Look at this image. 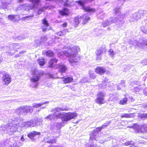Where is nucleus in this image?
Here are the masks:
<instances>
[{"label": "nucleus", "mask_w": 147, "mask_h": 147, "mask_svg": "<svg viewBox=\"0 0 147 147\" xmlns=\"http://www.w3.org/2000/svg\"><path fill=\"white\" fill-rule=\"evenodd\" d=\"M2 5L3 6H4V7L6 8L7 6V5L6 4V3H2Z\"/></svg>", "instance_id": "obj_57"}, {"label": "nucleus", "mask_w": 147, "mask_h": 147, "mask_svg": "<svg viewBox=\"0 0 147 147\" xmlns=\"http://www.w3.org/2000/svg\"><path fill=\"white\" fill-rule=\"evenodd\" d=\"M111 122L110 121H107L101 126L97 127L91 131L90 135L89 142L85 145V147H100L97 144H94V141H97L100 140L101 137L99 136L100 134L98 132L101 131L102 129L106 128Z\"/></svg>", "instance_id": "obj_4"}, {"label": "nucleus", "mask_w": 147, "mask_h": 147, "mask_svg": "<svg viewBox=\"0 0 147 147\" xmlns=\"http://www.w3.org/2000/svg\"><path fill=\"white\" fill-rule=\"evenodd\" d=\"M38 121L37 118L32 119L30 121L22 123V127H33L37 125Z\"/></svg>", "instance_id": "obj_10"}, {"label": "nucleus", "mask_w": 147, "mask_h": 147, "mask_svg": "<svg viewBox=\"0 0 147 147\" xmlns=\"http://www.w3.org/2000/svg\"><path fill=\"white\" fill-rule=\"evenodd\" d=\"M56 138L55 136H51L48 137L45 140L46 142L48 143L53 144L56 143V140H55V138Z\"/></svg>", "instance_id": "obj_19"}, {"label": "nucleus", "mask_w": 147, "mask_h": 147, "mask_svg": "<svg viewBox=\"0 0 147 147\" xmlns=\"http://www.w3.org/2000/svg\"><path fill=\"white\" fill-rule=\"evenodd\" d=\"M127 98H124L123 99L120 100V104L124 105L126 104L127 101Z\"/></svg>", "instance_id": "obj_41"}, {"label": "nucleus", "mask_w": 147, "mask_h": 147, "mask_svg": "<svg viewBox=\"0 0 147 147\" xmlns=\"http://www.w3.org/2000/svg\"><path fill=\"white\" fill-rule=\"evenodd\" d=\"M48 147H56V146L53 145H51L48 146Z\"/></svg>", "instance_id": "obj_59"}, {"label": "nucleus", "mask_w": 147, "mask_h": 147, "mask_svg": "<svg viewBox=\"0 0 147 147\" xmlns=\"http://www.w3.org/2000/svg\"><path fill=\"white\" fill-rule=\"evenodd\" d=\"M134 144V142L132 141H128L127 142H126L125 143V144L126 146H128L129 145H131L129 147H138L137 146H135Z\"/></svg>", "instance_id": "obj_32"}, {"label": "nucleus", "mask_w": 147, "mask_h": 147, "mask_svg": "<svg viewBox=\"0 0 147 147\" xmlns=\"http://www.w3.org/2000/svg\"><path fill=\"white\" fill-rule=\"evenodd\" d=\"M32 3L28 5L25 10L28 11L30 9H32L37 7L40 2V0H30Z\"/></svg>", "instance_id": "obj_14"}, {"label": "nucleus", "mask_w": 147, "mask_h": 147, "mask_svg": "<svg viewBox=\"0 0 147 147\" xmlns=\"http://www.w3.org/2000/svg\"><path fill=\"white\" fill-rule=\"evenodd\" d=\"M24 53V51H22L20 52H19V54H21L22 53Z\"/></svg>", "instance_id": "obj_64"}, {"label": "nucleus", "mask_w": 147, "mask_h": 147, "mask_svg": "<svg viewBox=\"0 0 147 147\" xmlns=\"http://www.w3.org/2000/svg\"><path fill=\"white\" fill-rule=\"evenodd\" d=\"M57 60L56 59H51L49 62V67H54L56 64Z\"/></svg>", "instance_id": "obj_23"}, {"label": "nucleus", "mask_w": 147, "mask_h": 147, "mask_svg": "<svg viewBox=\"0 0 147 147\" xmlns=\"http://www.w3.org/2000/svg\"><path fill=\"white\" fill-rule=\"evenodd\" d=\"M67 69V68L65 65H61L59 66L58 70L59 72L62 73L65 72Z\"/></svg>", "instance_id": "obj_24"}, {"label": "nucleus", "mask_w": 147, "mask_h": 147, "mask_svg": "<svg viewBox=\"0 0 147 147\" xmlns=\"http://www.w3.org/2000/svg\"><path fill=\"white\" fill-rule=\"evenodd\" d=\"M46 106H44L42 107L41 108H40V109H44L46 107Z\"/></svg>", "instance_id": "obj_60"}, {"label": "nucleus", "mask_w": 147, "mask_h": 147, "mask_svg": "<svg viewBox=\"0 0 147 147\" xmlns=\"http://www.w3.org/2000/svg\"><path fill=\"white\" fill-rule=\"evenodd\" d=\"M7 146V143L4 141L0 142V147H3L4 146Z\"/></svg>", "instance_id": "obj_48"}, {"label": "nucleus", "mask_w": 147, "mask_h": 147, "mask_svg": "<svg viewBox=\"0 0 147 147\" xmlns=\"http://www.w3.org/2000/svg\"><path fill=\"white\" fill-rule=\"evenodd\" d=\"M114 11V15L117 16V17L115 19L111 18L103 22L102 25L103 27L108 26L113 22H115L117 24L119 25H121L123 24L122 20L125 17V14L121 13L120 9L118 8L115 9Z\"/></svg>", "instance_id": "obj_6"}, {"label": "nucleus", "mask_w": 147, "mask_h": 147, "mask_svg": "<svg viewBox=\"0 0 147 147\" xmlns=\"http://www.w3.org/2000/svg\"><path fill=\"white\" fill-rule=\"evenodd\" d=\"M37 71L36 69H34L32 68L31 69V74L33 75H35L36 74V72Z\"/></svg>", "instance_id": "obj_51"}, {"label": "nucleus", "mask_w": 147, "mask_h": 147, "mask_svg": "<svg viewBox=\"0 0 147 147\" xmlns=\"http://www.w3.org/2000/svg\"><path fill=\"white\" fill-rule=\"evenodd\" d=\"M129 43L135 46L136 47H139L142 48L147 46V40L142 38L138 40H136L134 39H131L129 41Z\"/></svg>", "instance_id": "obj_9"}, {"label": "nucleus", "mask_w": 147, "mask_h": 147, "mask_svg": "<svg viewBox=\"0 0 147 147\" xmlns=\"http://www.w3.org/2000/svg\"><path fill=\"white\" fill-rule=\"evenodd\" d=\"M21 145V144L20 142H16L13 145H11V147H19Z\"/></svg>", "instance_id": "obj_42"}, {"label": "nucleus", "mask_w": 147, "mask_h": 147, "mask_svg": "<svg viewBox=\"0 0 147 147\" xmlns=\"http://www.w3.org/2000/svg\"><path fill=\"white\" fill-rule=\"evenodd\" d=\"M140 18H141V17L138 12L132 14L130 16V20L131 21H134L137 20Z\"/></svg>", "instance_id": "obj_18"}, {"label": "nucleus", "mask_w": 147, "mask_h": 147, "mask_svg": "<svg viewBox=\"0 0 147 147\" xmlns=\"http://www.w3.org/2000/svg\"><path fill=\"white\" fill-rule=\"evenodd\" d=\"M67 23L66 22H65L63 24L62 26L63 27H65L67 26Z\"/></svg>", "instance_id": "obj_54"}, {"label": "nucleus", "mask_w": 147, "mask_h": 147, "mask_svg": "<svg viewBox=\"0 0 147 147\" xmlns=\"http://www.w3.org/2000/svg\"><path fill=\"white\" fill-rule=\"evenodd\" d=\"M43 55H45L49 57H52L54 55V53L51 50L47 51H43L42 52Z\"/></svg>", "instance_id": "obj_21"}, {"label": "nucleus", "mask_w": 147, "mask_h": 147, "mask_svg": "<svg viewBox=\"0 0 147 147\" xmlns=\"http://www.w3.org/2000/svg\"><path fill=\"white\" fill-rule=\"evenodd\" d=\"M20 140H21L22 141H24V136H22L21 138H20Z\"/></svg>", "instance_id": "obj_56"}, {"label": "nucleus", "mask_w": 147, "mask_h": 147, "mask_svg": "<svg viewBox=\"0 0 147 147\" xmlns=\"http://www.w3.org/2000/svg\"><path fill=\"white\" fill-rule=\"evenodd\" d=\"M133 114L131 113H124L121 116V118L123 117H131L133 116Z\"/></svg>", "instance_id": "obj_40"}, {"label": "nucleus", "mask_w": 147, "mask_h": 147, "mask_svg": "<svg viewBox=\"0 0 147 147\" xmlns=\"http://www.w3.org/2000/svg\"><path fill=\"white\" fill-rule=\"evenodd\" d=\"M43 26L41 27V28L43 31H46L49 30L48 27L49 26V24L48 23L47 21L45 19H44L42 20Z\"/></svg>", "instance_id": "obj_20"}, {"label": "nucleus", "mask_w": 147, "mask_h": 147, "mask_svg": "<svg viewBox=\"0 0 147 147\" xmlns=\"http://www.w3.org/2000/svg\"><path fill=\"white\" fill-rule=\"evenodd\" d=\"M33 15L27 16L25 17H23L21 19L22 21H24L25 22H27L31 19L33 17Z\"/></svg>", "instance_id": "obj_30"}, {"label": "nucleus", "mask_w": 147, "mask_h": 147, "mask_svg": "<svg viewBox=\"0 0 147 147\" xmlns=\"http://www.w3.org/2000/svg\"><path fill=\"white\" fill-rule=\"evenodd\" d=\"M20 55H19V54H18L16 55H15V57H18L20 56Z\"/></svg>", "instance_id": "obj_63"}, {"label": "nucleus", "mask_w": 147, "mask_h": 147, "mask_svg": "<svg viewBox=\"0 0 147 147\" xmlns=\"http://www.w3.org/2000/svg\"><path fill=\"white\" fill-rule=\"evenodd\" d=\"M28 36H25V35H22V36H19L18 37V38L19 40H22L26 38Z\"/></svg>", "instance_id": "obj_47"}, {"label": "nucleus", "mask_w": 147, "mask_h": 147, "mask_svg": "<svg viewBox=\"0 0 147 147\" xmlns=\"http://www.w3.org/2000/svg\"><path fill=\"white\" fill-rule=\"evenodd\" d=\"M11 81V78L9 75L6 74L3 76L2 82L3 85H7Z\"/></svg>", "instance_id": "obj_16"}, {"label": "nucleus", "mask_w": 147, "mask_h": 147, "mask_svg": "<svg viewBox=\"0 0 147 147\" xmlns=\"http://www.w3.org/2000/svg\"><path fill=\"white\" fill-rule=\"evenodd\" d=\"M64 48L66 49L63 51L64 53L69 58V62L72 65L77 63L80 59V57L77 55V52L80 51L79 47L71 45L67 47L65 46Z\"/></svg>", "instance_id": "obj_3"}, {"label": "nucleus", "mask_w": 147, "mask_h": 147, "mask_svg": "<svg viewBox=\"0 0 147 147\" xmlns=\"http://www.w3.org/2000/svg\"><path fill=\"white\" fill-rule=\"evenodd\" d=\"M64 123H63L58 122L54 123L52 125L51 128V133L52 135L55 136V137L57 138L61 134L60 129L62 126H63Z\"/></svg>", "instance_id": "obj_8"}, {"label": "nucleus", "mask_w": 147, "mask_h": 147, "mask_svg": "<svg viewBox=\"0 0 147 147\" xmlns=\"http://www.w3.org/2000/svg\"><path fill=\"white\" fill-rule=\"evenodd\" d=\"M106 49L105 47H100L96 51L95 53L96 55V59L97 60L101 59L102 56L105 54Z\"/></svg>", "instance_id": "obj_11"}, {"label": "nucleus", "mask_w": 147, "mask_h": 147, "mask_svg": "<svg viewBox=\"0 0 147 147\" xmlns=\"http://www.w3.org/2000/svg\"><path fill=\"white\" fill-rule=\"evenodd\" d=\"M81 82L82 83H85V82H88V80L87 79V78H86L85 77H83L82 80H81Z\"/></svg>", "instance_id": "obj_50"}, {"label": "nucleus", "mask_w": 147, "mask_h": 147, "mask_svg": "<svg viewBox=\"0 0 147 147\" xmlns=\"http://www.w3.org/2000/svg\"><path fill=\"white\" fill-rule=\"evenodd\" d=\"M134 90L136 92L139 91L140 90V89L138 87H136L134 88Z\"/></svg>", "instance_id": "obj_55"}, {"label": "nucleus", "mask_w": 147, "mask_h": 147, "mask_svg": "<svg viewBox=\"0 0 147 147\" xmlns=\"http://www.w3.org/2000/svg\"><path fill=\"white\" fill-rule=\"evenodd\" d=\"M47 40V38L46 36L43 35L42 36L40 39V42H43L44 41H45Z\"/></svg>", "instance_id": "obj_43"}, {"label": "nucleus", "mask_w": 147, "mask_h": 147, "mask_svg": "<svg viewBox=\"0 0 147 147\" xmlns=\"http://www.w3.org/2000/svg\"><path fill=\"white\" fill-rule=\"evenodd\" d=\"M144 107L145 108L147 109V105H144Z\"/></svg>", "instance_id": "obj_62"}, {"label": "nucleus", "mask_w": 147, "mask_h": 147, "mask_svg": "<svg viewBox=\"0 0 147 147\" xmlns=\"http://www.w3.org/2000/svg\"><path fill=\"white\" fill-rule=\"evenodd\" d=\"M49 102H41L39 103H34L33 104L32 106H22L18 107L15 111V113L18 114L19 116L21 115L24 116L26 115L29 112L32 113L33 111V107L37 108Z\"/></svg>", "instance_id": "obj_5"}, {"label": "nucleus", "mask_w": 147, "mask_h": 147, "mask_svg": "<svg viewBox=\"0 0 147 147\" xmlns=\"http://www.w3.org/2000/svg\"><path fill=\"white\" fill-rule=\"evenodd\" d=\"M65 33V32H62L61 31H60L59 32L57 33V34L58 35L61 36L64 34Z\"/></svg>", "instance_id": "obj_52"}, {"label": "nucleus", "mask_w": 147, "mask_h": 147, "mask_svg": "<svg viewBox=\"0 0 147 147\" xmlns=\"http://www.w3.org/2000/svg\"><path fill=\"white\" fill-rule=\"evenodd\" d=\"M24 0H18V1L19 2L21 3L22 2L24 1Z\"/></svg>", "instance_id": "obj_61"}, {"label": "nucleus", "mask_w": 147, "mask_h": 147, "mask_svg": "<svg viewBox=\"0 0 147 147\" xmlns=\"http://www.w3.org/2000/svg\"><path fill=\"white\" fill-rule=\"evenodd\" d=\"M40 132L32 131L28 134L27 136L32 141H34L35 140L34 138V137H36L37 136L40 135Z\"/></svg>", "instance_id": "obj_17"}, {"label": "nucleus", "mask_w": 147, "mask_h": 147, "mask_svg": "<svg viewBox=\"0 0 147 147\" xmlns=\"http://www.w3.org/2000/svg\"><path fill=\"white\" fill-rule=\"evenodd\" d=\"M49 77L51 78H53V75L52 74H50Z\"/></svg>", "instance_id": "obj_58"}, {"label": "nucleus", "mask_w": 147, "mask_h": 147, "mask_svg": "<svg viewBox=\"0 0 147 147\" xmlns=\"http://www.w3.org/2000/svg\"><path fill=\"white\" fill-rule=\"evenodd\" d=\"M62 3L64 4V5L65 6L70 7L72 6V4H71V3L68 0H62Z\"/></svg>", "instance_id": "obj_35"}, {"label": "nucleus", "mask_w": 147, "mask_h": 147, "mask_svg": "<svg viewBox=\"0 0 147 147\" xmlns=\"http://www.w3.org/2000/svg\"><path fill=\"white\" fill-rule=\"evenodd\" d=\"M109 55L113 59H114L116 52H115L112 49H110L108 51Z\"/></svg>", "instance_id": "obj_33"}, {"label": "nucleus", "mask_w": 147, "mask_h": 147, "mask_svg": "<svg viewBox=\"0 0 147 147\" xmlns=\"http://www.w3.org/2000/svg\"><path fill=\"white\" fill-rule=\"evenodd\" d=\"M81 22L80 16H78L74 19V22L76 25H77Z\"/></svg>", "instance_id": "obj_34"}, {"label": "nucleus", "mask_w": 147, "mask_h": 147, "mask_svg": "<svg viewBox=\"0 0 147 147\" xmlns=\"http://www.w3.org/2000/svg\"><path fill=\"white\" fill-rule=\"evenodd\" d=\"M105 71V67H97L95 69V72L99 74H102Z\"/></svg>", "instance_id": "obj_22"}, {"label": "nucleus", "mask_w": 147, "mask_h": 147, "mask_svg": "<svg viewBox=\"0 0 147 147\" xmlns=\"http://www.w3.org/2000/svg\"><path fill=\"white\" fill-rule=\"evenodd\" d=\"M38 61L39 65L41 66H43L45 63V59L42 57H40L38 60Z\"/></svg>", "instance_id": "obj_26"}, {"label": "nucleus", "mask_w": 147, "mask_h": 147, "mask_svg": "<svg viewBox=\"0 0 147 147\" xmlns=\"http://www.w3.org/2000/svg\"><path fill=\"white\" fill-rule=\"evenodd\" d=\"M59 13L62 15H66L68 13V9L66 8H64L63 10H59Z\"/></svg>", "instance_id": "obj_29"}, {"label": "nucleus", "mask_w": 147, "mask_h": 147, "mask_svg": "<svg viewBox=\"0 0 147 147\" xmlns=\"http://www.w3.org/2000/svg\"><path fill=\"white\" fill-rule=\"evenodd\" d=\"M73 80V79L72 77H67L64 79L63 82L65 84H66L72 82Z\"/></svg>", "instance_id": "obj_28"}, {"label": "nucleus", "mask_w": 147, "mask_h": 147, "mask_svg": "<svg viewBox=\"0 0 147 147\" xmlns=\"http://www.w3.org/2000/svg\"><path fill=\"white\" fill-rule=\"evenodd\" d=\"M105 80L102 82V83L99 84V87L101 88H105L107 85L106 83L108 82L107 79L106 78H105Z\"/></svg>", "instance_id": "obj_27"}, {"label": "nucleus", "mask_w": 147, "mask_h": 147, "mask_svg": "<svg viewBox=\"0 0 147 147\" xmlns=\"http://www.w3.org/2000/svg\"><path fill=\"white\" fill-rule=\"evenodd\" d=\"M76 2L82 6L83 9L88 12V13L83 14L80 16L82 23L84 24H85L90 20V18L88 16V14L94 12L95 9L92 8L90 7H85L84 4L86 2V1L84 0H79L77 1Z\"/></svg>", "instance_id": "obj_7"}, {"label": "nucleus", "mask_w": 147, "mask_h": 147, "mask_svg": "<svg viewBox=\"0 0 147 147\" xmlns=\"http://www.w3.org/2000/svg\"><path fill=\"white\" fill-rule=\"evenodd\" d=\"M46 118L47 119H49V120H51L54 119L55 118V116L54 115V113H53L52 114H50L49 115L47 116Z\"/></svg>", "instance_id": "obj_38"}, {"label": "nucleus", "mask_w": 147, "mask_h": 147, "mask_svg": "<svg viewBox=\"0 0 147 147\" xmlns=\"http://www.w3.org/2000/svg\"><path fill=\"white\" fill-rule=\"evenodd\" d=\"M10 49H19L20 46L17 43H12L9 46Z\"/></svg>", "instance_id": "obj_31"}, {"label": "nucleus", "mask_w": 147, "mask_h": 147, "mask_svg": "<svg viewBox=\"0 0 147 147\" xmlns=\"http://www.w3.org/2000/svg\"><path fill=\"white\" fill-rule=\"evenodd\" d=\"M68 109L67 107L61 108L56 107L52 109L51 112L54 113L55 118H61L63 123H67V122L72 119L75 118L77 116V114L76 113L69 112L64 114V113H61L59 111H67Z\"/></svg>", "instance_id": "obj_2"}, {"label": "nucleus", "mask_w": 147, "mask_h": 147, "mask_svg": "<svg viewBox=\"0 0 147 147\" xmlns=\"http://www.w3.org/2000/svg\"><path fill=\"white\" fill-rule=\"evenodd\" d=\"M8 18L10 20H11L12 21H15L14 15H9L8 16Z\"/></svg>", "instance_id": "obj_44"}, {"label": "nucleus", "mask_w": 147, "mask_h": 147, "mask_svg": "<svg viewBox=\"0 0 147 147\" xmlns=\"http://www.w3.org/2000/svg\"><path fill=\"white\" fill-rule=\"evenodd\" d=\"M136 129L138 132L147 133V125L146 124H142L140 125H137L135 126Z\"/></svg>", "instance_id": "obj_15"}, {"label": "nucleus", "mask_w": 147, "mask_h": 147, "mask_svg": "<svg viewBox=\"0 0 147 147\" xmlns=\"http://www.w3.org/2000/svg\"><path fill=\"white\" fill-rule=\"evenodd\" d=\"M89 75L90 77V78L92 79H94L96 77V76L95 74L94 73H92L91 72H89Z\"/></svg>", "instance_id": "obj_46"}, {"label": "nucleus", "mask_w": 147, "mask_h": 147, "mask_svg": "<svg viewBox=\"0 0 147 147\" xmlns=\"http://www.w3.org/2000/svg\"><path fill=\"white\" fill-rule=\"evenodd\" d=\"M141 18L142 16L145 15L147 13V11L146 10H140L138 11Z\"/></svg>", "instance_id": "obj_39"}, {"label": "nucleus", "mask_w": 147, "mask_h": 147, "mask_svg": "<svg viewBox=\"0 0 147 147\" xmlns=\"http://www.w3.org/2000/svg\"><path fill=\"white\" fill-rule=\"evenodd\" d=\"M142 117H145V118H147V113L143 114L141 115Z\"/></svg>", "instance_id": "obj_53"}, {"label": "nucleus", "mask_w": 147, "mask_h": 147, "mask_svg": "<svg viewBox=\"0 0 147 147\" xmlns=\"http://www.w3.org/2000/svg\"><path fill=\"white\" fill-rule=\"evenodd\" d=\"M118 99L117 96L116 95L111 94L110 95V99L111 100L113 101H116Z\"/></svg>", "instance_id": "obj_37"}, {"label": "nucleus", "mask_w": 147, "mask_h": 147, "mask_svg": "<svg viewBox=\"0 0 147 147\" xmlns=\"http://www.w3.org/2000/svg\"><path fill=\"white\" fill-rule=\"evenodd\" d=\"M105 96V94L104 93L99 92L97 95L96 98L95 100V102L99 104L104 103L105 102V100L104 98Z\"/></svg>", "instance_id": "obj_12"}, {"label": "nucleus", "mask_w": 147, "mask_h": 147, "mask_svg": "<svg viewBox=\"0 0 147 147\" xmlns=\"http://www.w3.org/2000/svg\"><path fill=\"white\" fill-rule=\"evenodd\" d=\"M40 77L41 76L39 74V75L33 76L30 79V86L33 87H36L38 84V81Z\"/></svg>", "instance_id": "obj_13"}, {"label": "nucleus", "mask_w": 147, "mask_h": 147, "mask_svg": "<svg viewBox=\"0 0 147 147\" xmlns=\"http://www.w3.org/2000/svg\"><path fill=\"white\" fill-rule=\"evenodd\" d=\"M141 30L145 34H147V30L144 26L141 27Z\"/></svg>", "instance_id": "obj_45"}, {"label": "nucleus", "mask_w": 147, "mask_h": 147, "mask_svg": "<svg viewBox=\"0 0 147 147\" xmlns=\"http://www.w3.org/2000/svg\"><path fill=\"white\" fill-rule=\"evenodd\" d=\"M125 85L124 81L122 80L121 83L119 84L117 86V88L118 90H120L121 88L125 87Z\"/></svg>", "instance_id": "obj_25"}, {"label": "nucleus", "mask_w": 147, "mask_h": 147, "mask_svg": "<svg viewBox=\"0 0 147 147\" xmlns=\"http://www.w3.org/2000/svg\"><path fill=\"white\" fill-rule=\"evenodd\" d=\"M14 114L16 117L9 120V123L6 125H2L0 127V132L2 134L7 132L9 135L13 134L17 131H18L19 128L22 127L21 123L23 119L22 115L19 116L18 114L15 113V112Z\"/></svg>", "instance_id": "obj_1"}, {"label": "nucleus", "mask_w": 147, "mask_h": 147, "mask_svg": "<svg viewBox=\"0 0 147 147\" xmlns=\"http://www.w3.org/2000/svg\"><path fill=\"white\" fill-rule=\"evenodd\" d=\"M49 7V6L45 7L39 9L37 11V13L38 15L40 14L43 11L48 8Z\"/></svg>", "instance_id": "obj_36"}, {"label": "nucleus", "mask_w": 147, "mask_h": 147, "mask_svg": "<svg viewBox=\"0 0 147 147\" xmlns=\"http://www.w3.org/2000/svg\"><path fill=\"white\" fill-rule=\"evenodd\" d=\"M14 19L16 21L19 20L20 18L19 15H14Z\"/></svg>", "instance_id": "obj_49"}]
</instances>
